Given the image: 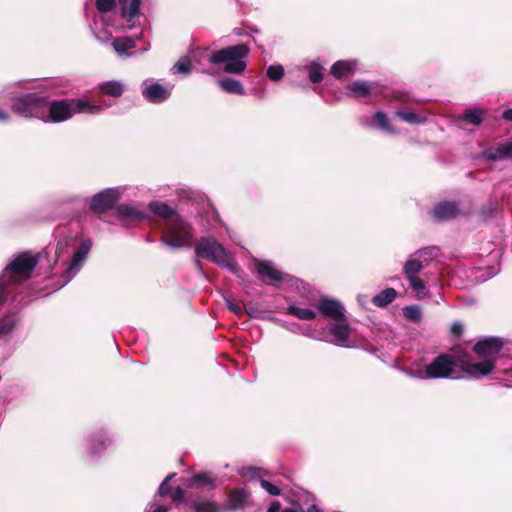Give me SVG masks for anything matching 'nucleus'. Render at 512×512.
I'll return each mask as SVG.
<instances>
[{
    "label": "nucleus",
    "mask_w": 512,
    "mask_h": 512,
    "mask_svg": "<svg viewBox=\"0 0 512 512\" xmlns=\"http://www.w3.org/2000/svg\"><path fill=\"white\" fill-rule=\"evenodd\" d=\"M186 486L191 489L198 487H208L209 490H212L216 487L215 478L211 475L210 472L201 471L195 474L193 477L189 478L186 482Z\"/></svg>",
    "instance_id": "6ab92c4d"
},
{
    "label": "nucleus",
    "mask_w": 512,
    "mask_h": 512,
    "mask_svg": "<svg viewBox=\"0 0 512 512\" xmlns=\"http://www.w3.org/2000/svg\"><path fill=\"white\" fill-rule=\"evenodd\" d=\"M297 507L299 509H296V508H286V509L282 510V512H300L302 510L301 507L299 505H297Z\"/></svg>",
    "instance_id": "4d7b16f0"
},
{
    "label": "nucleus",
    "mask_w": 512,
    "mask_h": 512,
    "mask_svg": "<svg viewBox=\"0 0 512 512\" xmlns=\"http://www.w3.org/2000/svg\"><path fill=\"white\" fill-rule=\"evenodd\" d=\"M355 63L347 60L336 61L330 68V74L337 79H345L355 73Z\"/></svg>",
    "instance_id": "aec40b11"
},
{
    "label": "nucleus",
    "mask_w": 512,
    "mask_h": 512,
    "mask_svg": "<svg viewBox=\"0 0 512 512\" xmlns=\"http://www.w3.org/2000/svg\"><path fill=\"white\" fill-rule=\"evenodd\" d=\"M48 114L45 113L43 121H51L54 123L64 122L69 120L75 113H90L95 114L102 110L100 105L90 104L83 99H66L54 100L48 102Z\"/></svg>",
    "instance_id": "f03ea898"
},
{
    "label": "nucleus",
    "mask_w": 512,
    "mask_h": 512,
    "mask_svg": "<svg viewBox=\"0 0 512 512\" xmlns=\"http://www.w3.org/2000/svg\"><path fill=\"white\" fill-rule=\"evenodd\" d=\"M100 92L112 97H120L123 93V85L117 81H107L99 86Z\"/></svg>",
    "instance_id": "c756f323"
},
{
    "label": "nucleus",
    "mask_w": 512,
    "mask_h": 512,
    "mask_svg": "<svg viewBox=\"0 0 512 512\" xmlns=\"http://www.w3.org/2000/svg\"><path fill=\"white\" fill-rule=\"evenodd\" d=\"M116 6L115 0H96V8L100 13H108Z\"/></svg>",
    "instance_id": "ea45409f"
},
{
    "label": "nucleus",
    "mask_w": 512,
    "mask_h": 512,
    "mask_svg": "<svg viewBox=\"0 0 512 512\" xmlns=\"http://www.w3.org/2000/svg\"><path fill=\"white\" fill-rule=\"evenodd\" d=\"M481 215H482V218H483L484 216H486V213L482 210Z\"/></svg>",
    "instance_id": "0e129e2a"
},
{
    "label": "nucleus",
    "mask_w": 512,
    "mask_h": 512,
    "mask_svg": "<svg viewBox=\"0 0 512 512\" xmlns=\"http://www.w3.org/2000/svg\"><path fill=\"white\" fill-rule=\"evenodd\" d=\"M250 52L244 44H236L214 51L208 58L213 65L223 64V71L228 74H241L246 70V58Z\"/></svg>",
    "instance_id": "7ed1b4c3"
},
{
    "label": "nucleus",
    "mask_w": 512,
    "mask_h": 512,
    "mask_svg": "<svg viewBox=\"0 0 512 512\" xmlns=\"http://www.w3.org/2000/svg\"><path fill=\"white\" fill-rule=\"evenodd\" d=\"M6 299L7 295L5 291V286L0 283V308H2V306L5 304Z\"/></svg>",
    "instance_id": "3c124183"
},
{
    "label": "nucleus",
    "mask_w": 512,
    "mask_h": 512,
    "mask_svg": "<svg viewBox=\"0 0 512 512\" xmlns=\"http://www.w3.org/2000/svg\"><path fill=\"white\" fill-rule=\"evenodd\" d=\"M149 210L156 216L164 220L163 224H167L172 219L180 215L175 209L168 206L166 203L153 201L149 204Z\"/></svg>",
    "instance_id": "a211bd4d"
},
{
    "label": "nucleus",
    "mask_w": 512,
    "mask_h": 512,
    "mask_svg": "<svg viewBox=\"0 0 512 512\" xmlns=\"http://www.w3.org/2000/svg\"><path fill=\"white\" fill-rule=\"evenodd\" d=\"M227 306H228L229 310L232 311L233 313H235L237 315L242 314V309L239 304L233 303L231 301H227Z\"/></svg>",
    "instance_id": "09e8293b"
},
{
    "label": "nucleus",
    "mask_w": 512,
    "mask_h": 512,
    "mask_svg": "<svg viewBox=\"0 0 512 512\" xmlns=\"http://www.w3.org/2000/svg\"><path fill=\"white\" fill-rule=\"evenodd\" d=\"M173 69L177 73L189 74L192 70V63L188 56L181 57L174 65Z\"/></svg>",
    "instance_id": "e433bc0d"
},
{
    "label": "nucleus",
    "mask_w": 512,
    "mask_h": 512,
    "mask_svg": "<svg viewBox=\"0 0 512 512\" xmlns=\"http://www.w3.org/2000/svg\"><path fill=\"white\" fill-rule=\"evenodd\" d=\"M176 475V473L169 474L160 484L158 488V493L160 496H168L169 493L172 490V487L169 485V482L172 480V478Z\"/></svg>",
    "instance_id": "a19ab883"
},
{
    "label": "nucleus",
    "mask_w": 512,
    "mask_h": 512,
    "mask_svg": "<svg viewBox=\"0 0 512 512\" xmlns=\"http://www.w3.org/2000/svg\"><path fill=\"white\" fill-rule=\"evenodd\" d=\"M306 512H322L317 505H311Z\"/></svg>",
    "instance_id": "6e6d98bb"
},
{
    "label": "nucleus",
    "mask_w": 512,
    "mask_h": 512,
    "mask_svg": "<svg viewBox=\"0 0 512 512\" xmlns=\"http://www.w3.org/2000/svg\"><path fill=\"white\" fill-rule=\"evenodd\" d=\"M169 91L159 83H153L143 90V96L151 103H161L169 97Z\"/></svg>",
    "instance_id": "f3484780"
},
{
    "label": "nucleus",
    "mask_w": 512,
    "mask_h": 512,
    "mask_svg": "<svg viewBox=\"0 0 512 512\" xmlns=\"http://www.w3.org/2000/svg\"><path fill=\"white\" fill-rule=\"evenodd\" d=\"M489 259L494 262L493 265H489L486 268L485 273L482 272V281L489 280L499 272V255L489 256Z\"/></svg>",
    "instance_id": "c9c22d12"
},
{
    "label": "nucleus",
    "mask_w": 512,
    "mask_h": 512,
    "mask_svg": "<svg viewBox=\"0 0 512 512\" xmlns=\"http://www.w3.org/2000/svg\"><path fill=\"white\" fill-rule=\"evenodd\" d=\"M403 315L406 319L418 323L422 319V312L419 306L411 305L403 308Z\"/></svg>",
    "instance_id": "72a5a7b5"
},
{
    "label": "nucleus",
    "mask_w": 512,
    "mask_h": 512,
    "mask_svg": "<svg viewBox=\"0 0 512 512\" xmlns=\"http://www.w3.org/2000/svg\"><path fill=\"white\" fill-rule=\"evenodd\" d=\"M251 470L253 471L254 474H256L258 471H260V469H256V468H253Z\"/></svg>",
    "instance_id": "e2e57ef3"
},
{
    "label": "nucleus",
    "mask_w": 512,
    "mask_h": 512,
    "mask_svg": "<svg viewBox=\"0 0 512 512\" xmlns=\"http://www.w3.org/2000/svg\"><path fill=\"white\" fill-rule=\"evenodd\" d=\"M267 512H282V510H281V503L279 501H273L270 504Z\"/></svg>",
    "instance_id": "8fccbe9b"
},
{
    "label": "nucleus",
    "mask_w": 512,
    "mask_h": 512,
    "mask_svg": "<svg viewBox=\"0 0 512 512\" xmlns=\"http://www.w3.org/2000/svg\"><path fill=\"white\" fill-rule=\"evenodd\" d=\"M504 340L500 337L482 338V357L498 354L504 346Z\"/></svg>",
    "instance_id": "b1692460"
},
{
    "label": "nucleus",
    "mask_w": 512,
    "mask_h": 512,
    "mask_svg": "<svg viewBox=\"0 0 512 512\" xmlns=\"http://www.w3.org/2000/svg\"><path fill=\"white\" fill-rule=\"evenodd\" d=\"M194 229L181 215L163 224L161 241L171 248L190 247Z\"/></svg>",
    "instance_id": "39448f33"
},
{
    "label": "nucleus",
    "mask_w": 512,
    "mask_h": 512,
    "mask_svg": "<svg viewBox=\"0 0 512 512\" xmlns=\"http://www.w3.org/2000/svg\"><path fill=\"white\" fill-rule=\"evenodd\" d=\"M458 119L473 125H480V109H467Z\"/></svg>",
    "instance_id": "f704fd0d"
},
{
    "label": "nucleus",
    "mask_w": 512,
    "mask_h": 512,
    "mask_svg": "<svg viewBox=\"0 0 512 512\" xmlns=\"http://www.w3.org/2000/svg\"><path fill=\"white\" fill-rule=\"evenodd\" d=\"M219 88L228 94L244 95L245 89L242 83L236 79L225 77L218 80Z\"/></svg>",
    "instance_id": "393cba45"
},
{
    "label": "nucleus",
    "mask_w": 512,
    "mask_h": 512,
    "mask_svg": "<svg viewBox=\"0 0 512 512\" xmlns=\"http://www.w3.org/2000/svg\"><path fill=\"white\" fill-rule=\"evenodd\" d=\"M462 333H463V325L460 322H454L450 329L451 337L457 339L462 335Z\"/></svg>",
    "instance_id": "49530a36"
},
{
    "label": "nucleus",
    "mask_w": 512,
    "mask_h": 512,
    "mask_svg": "<svg viewBox=\"0 0 512 512\" xmlns=\"http://www.w3.org/2000/svg\"><path fill=\"white\" fill-rule=\"evenodd\" d=\"M422 268L423 264L419 259H409L404 264L403 273L406 278L415 277L422 270Z\"/></svg>",
    "instance_id": "2f4dec72"
},
{
    "label": "nucleus",
    "mask_w": 512,
    "mask_h": 512,
    "mask_svg": "<svg viewBox=\"0 0 512 512\" xmlns=\"http://www.w3.org/2000/svg\"><path fill=\"white\" fill-rule=\"evenodd\" d=\"M170 498L172 501L178 505L179 503H182L185 499V491L181 487H176L175 489H172L169 493Z\"/></svg>",
    "instance_id": "37998d69"
},
{
    "label": "nucleus",
    "mask_w": 512,
    "mask_h": 512,
    "mask_svg": "<svg viewBox=\"0 0 512 512\" xmlns=\"http://www.w3.org/2000/svg\"><path fill=\"white\" fill-rule=\"evenodd\" d=\"M195 264H196V266H197L199 269H201V268H202V264H201V262H200L198 259H197V260H195Z\"/></svg>",
    "instance_id": "052dcab7"
},
{
    "label": "nucleus",
    "mask_w": 512,
    "mask_h": 512,
    "mask_svg": "<svg viewBox=\"0 0 512 512\" xmlns=\"http://www.w3.org/2000/svg\"><path fill=\"white\" fill-rule=\"evenodd\" d=\"M317 309L326 318H330L336 322L344 321L345 308L343 304L332 298L321 297L317 303Z\"/></svg>",
    "instance_id": "9d476101"
},
{
    "label": "nucleus",
    "mask_w": 512,
    "mask_h": 512,
    "mask_svg": "<svg viewBox=\"0 0 512 512\" xmlns=\"http://www.w3.org/2000/svg\"><path fill=\"white\" fill-rule=\"evenodd\" d=\"M9 120V114L4 110L0 109V122H7Z\"/></svg>",
    "instance_id": "864d4df0"
},
{
    "label": "nucleus",
    "mask_w": 512,
    "mask_h": 512,
    "mask_svg": "<svg viewBox=\"0 0 512 512\" xmlns=\"http://www.w3.org/2000/svg\"><path fill=\"white\" fill-rule=\"evenodd\" d=\"M38 261L37 256H29L27 253H22L6 267L4 276L9 274L10 276L29 278Z\"/></svg>",
    "instance_id": "1a4fd4ad"
},
{
    "label": "nucleus",
    "mask_w": 512,
    "mask_h": 512,
    "mask_svg": "<svg viewBox=\"0 0 512 512\" xmlns=\"http://www.w3.org/2000/svg\"><path fill=\"white\" fill-rule=\"evenodd\" d=\"M480 349H481V346H480V340H479V341H477V342L473 345L472 350H473L476 354L480 355Z\"/></svg>",
    "instance_id": "5fc2aeb1"
},
{
    "label": "nucleus",
    "mask_w": 512,
    "mask_h": 512,
    "mask_svg": "<svg viewBox=\"0 0 512 512\" xmlns=\"http://www.w3.org/2000/svg\"><path fill=\"white\" fill-rule=\"evenodd\" d=\"M347 89L355 98H365L372 93V87L364 81H354L347 85Z\"/></svg>",
    "instance_id": "bb28decb"
},
{
    "label": "nucleus",
    "mask_w": 512,
    "mask_h": 512,
    "mask_svg": "<svg viewBox=\"0 0 512 512\" xmlns=\"http://www.w3.org/2000/svg\"><path fill=\"white\" fill-rule=\"evenodd\" d=\"M266 76L271 81H280L284 76V67L282 65H270L266 70Z\"/></svg>",
    "instance_id": "4c0bfd02"
},
{
    "label": "nucleus",
    "mask_w": 512,
    "mask_h": 512,
    "mask_svg": "<svg viewBox=\"0 0 512 512\" xmlns=\"http://www.w3.org/2000/svg\"><path fill=\"white\" fill-rule=\"evenodd\" d=\"M62 249H63V247H60V242H59V243H57V251H58V250H62Z\"/></svg>",
    "instance_id": "680f3d73"
},
{
    "label": "nucleus",
    "mask_w": 512,
    "mask_h": 512,
    "mask_svg": "<svg viewBox=\"0 0 512 512\" xmlns=\"http://www.w3.org/2000/svg\"><path fill=\"white\" fill-rule=\"evenodd\" d=\"M397 296L394 288H386L372 298V303L380 308H384L392 303Z\"/></svg>",
    "instance_id": "a878e982"
},
{
    "label": "nucleus",
    "mask_w": 512,
    "mask_h": 512,
    "mask_svg": "<svg viewBox=\"0 0 512 512\" xmlns=\"http://www.w3.org/2000/svg\"><path fill=\"white\" fill-rule=\"evenodd\" d=\"M322 66L317 64V63H313L311 64L309 67H308V76H309V80L312 82V83H319L322 81L323 79V73H322Z\"/></svg>",
    "instance_id": "58836bf2"
},
{
    "label": "nucleus",
    "mask_w": 512,
    "mask_h": 512,
    "mask_svg": "<svg viewBox=\"0 0 512 512\" xmlns=\"http://www.w3.org/2000/svg\"><path fill=\"white\" fill-rule=\"evenodd\" d=\"M121 196L117 188H108L95 194L90 202L89 209L98 215L99 219H103V215L113 209Z\"/></svg>",
    "instance_id": "6e6552de"
},
{
    "label": "nucleus",
    "mask_w": 512,
    "mask_h": 512,
    "mask_svg": "<svg viewBox=\"0 0 512 512\" xmlns=\"http://www.w3.org/2000/svg\"><path fill=\"white\" fill-rule=\"evenodd\" d=\"M438 252H439V248L438 247H436V246H432L431 247V256L433 254H438Z\"/></svg>",
    "instance_id": "bf43d9fd"
},
{
    "label": "nucleus",
    "mask_w": 512,
    "mask_h": 512,
    "mask_svg": "<svg viewBox=\"0 0 512 512\" xmlns=\"http://www.w3.org/2000/svg\"><path fill=\"white\" fill-rule=\"evenodd\" d=\"M461 214L462 210L459 204L454 201H441L437 203L431 211V216L436 222L449 221Z\"/></svg>",
    "instance_id": "9b49d317"
},
{
    "label": "nucleus",
    "mask_w": 512,
    "mask_h": 512,
    "mask_svg": "<svg viewBox=\"0 0 512 512\" xmlns=\"http://www.w3.org/2000/svg\"><path fill=\"white\" fill-rule=\"evenodd\" d=\"M115 213L117 218L124 224L137 223L144 219L142 212L127 204L118 205Z\"/></svg>",
    "instance_id": "2eb2a0df"
},
{
    "label": "nucleus",
    "mask_w": 512,
    "mask_h": 512,
    "mask_svg": "<svg viewBox=\"0 0 512 512\" xmlns=\"http://www.w3.org/2000/svg\"><path fill=\"white\" fill-rule=\"evenodd\" d=\"M253 263L259 279L267 285L279 287L293 279L290 274L277 269L271 261L254 258Z\"/></svg>",
    "instance_id": "0eeeda50"
},
{
    "label": "nucleus",
    "mask_w": 512,
    "mask_h": 512,
    "mask_svg": "<svg viewBox=\"0 0 512 512\" xmlns=\"http://www.w3.org/2000/svg\"><path fill=\"white\" fill-rule=\"evenodd\" d=\"M112 47L118 55L128 57L132 55L128 51L136 47V39L128 36L116 37L112 41Z\"/></svg>",
    "instance_id": "412c9836"
},
{
    "label": "nucleus",
    "mask_w": 512,
    "mask_h": 512,
    "mask_svg": "<svg viewBox=\"0 0 512 512\" xmlns=\"http://www.w3.org/2000/svg\"><path fill=\"white\" fill-rule=\"evenodd\" d=\"M372 123L373 126L385 132L396 133V129L391 125L387 115L382 111H378L373 115Z\"/></svg>",
    "instance_id": "cd10ccee"
},
{
    "label": "nucleus",
    "mask_w": 512,
    "mask_h": 512,
    "mask_svg": "<svg viewBox=\"0 0 512 512\" xmlns=\"http://www.w3.org/2000/svg\"><path fill=\"white\" fill-rule=\"evenodd\" d=\"M502 118L504 120H507V121H511L512 122V108L510 109H506L503 113H502Z\"/></svg>",
    "instance_id": "603ef678"
},
{
    "label": "nucleus",
    "mask_w": 512,
    "mask_h": 512,
    "mask_svg": "<svg viewBox=\"0 0 512 512\" xmlns=\"http://www.w3.org/2000/svg\"><path fill=\"white\" fill-rule=\"evenodd\" d=\"M494 360L491 358L482 357V376L488 375L494 369Z\"/></svg>",
    "instance_id": "a18cd8bd"
},
{
    "label": "nucleus",
    "mask_w": 512,
    "mask_h": 512,
    "mask_svg": "<svg viewBox=\"0 0 512 512\" xmlns=\"http://www.w3.org/2000/svg\"><path fill=\"white\" fill-rule=\"evenodd\" d=\"M482 158L489 161L512 159V141L499 143L495 147L482 151Z\"/></svg>",
    "instance_id": "ddd939ff"
},
{
    "label": "nucleus",
    "mask_w": 512,
    "mask_h": 512,
    "mask_svg": "<svg viewBox=\"0 0 512 512\" xmlns=\"http://www.w3.org/2000/svg\"><path fill=\"white\" fill-rule=\"evenodd\" d=\"M121 16L127 20L137 17L140 12L141 0H118Z\"/></svg>",
    "instance_id": "5701e85b"
},
{
    "label": "nucleus",
    "mask_w": 512,
    "mask_h": 512,
    "mask_svg": "<svg viewBox=\"0 0 512 512\" xmlns=\"http://www.w3.org/2000/svg\"><path fill=\"white\" fill-rule=\"evenodd\" d=\"M392 99L406 103L410 101V96L408 93L403 91H394L392 93Z\"/></svg>",
    "instance_id": "de8ad7c7"
},
{
    "label": "nucleus",
    "mask_w": 512,
    "mask_h": 512,
    "mask_svg": "<svg viewBox=\"0 0 512 512\" xmlns=\"http://www.w3.org/2000/svg\"><path fill=\"white\" fill-rule=\"evenodd\" d=\"M409 281L410 287L414 291H423L425 289V283L422 279H420L418 276L407 278Z\"/></svg>",
    "instance_id": "c03bdc74"
},
{
    "label": "nucleus",
    "mask_w": 512,
    "mask_h": 512,
    "mask_svg": "<svg viewBox=\"0 0 512 512\" xmlns=\"http://www.w3.org/2000/svg\"><path fill=\"white\" fill-rule=\"evenodd\" d=\"M91 249V242L89 240H84L81 242L78 250L74 253L72 260L68 266V268L64 272V277L66 281L71 280L76 273L80 270L84 260L87 257Z\"/></svg>",
    "instance_id": "f8f14e48"
},
{
    "label": "nucleus",
    "mask_w": 512,
    "mask_h": 512,
    "mask_svg": "<svg viewBox=\"0 0 512 512\" xmlns=\"http://www.w3.org/2000/svg\"><path fill=\"white\" fill-rule=\"evenodd\" d=\"M288 314L293 315L300 320H314L316 318V313L313 310L299 308L296 306H289Z\"/></svg>",
    "instance_id": "473e14b6"
},
{
    "label": "nucleus",
    "mask_w": 512,
    "mask_h": 512,
    "mask_svg": "<svg viewBox=\"0 0 512 512\" xmlns=\"http://www.w3.org/2000/svg\"><path fill=\"white\" fill-rule=\"evenodd\" d=\"M18 321L17 314L14 312H9L0 318V339L10 338Z\"/></svg>",
    "instance_id": "4be33fe9"
},
{
    "label": "nucleus",
    "mask_w": 512,
    "mask_h": 512,
    "mask_svg": "<svg viewBox=\"0 0 512 512\" xmlns=\"http://www.w3.org/2000/svg\"><path fill=\"white\" fill-rule=\"evenodd\" d=\"M153 512H168V508L166 506H158Z\"/></svg>",
    "instance_id": "13d9d810"
},
{
    "label": "nucleus",
    "mask_w": 512,
    "mask_h": 512,
    "mask_svg": "<svg viewBox=\"0 0 512 512\" xmlns=\"http://www.w3.org/2000/svg\"><path fill=\"white\" fill-rule=\"evenodd\" d=\"M454 367H459L468 374L480 376V362H472L471 356L463 350L438 355L425 369L428 378H445L451 376Z\"/></svg>",
    "instance_id": "f257e3e1"
},
{
    "label": "nucleus",
    "mask_w": 512,
    "mask_h": 512,
    "mask_svg": "<svg viewBox=\"0 0 512 512\" xmlns=\"http://www.w3.org/2000/svg\"><path fill=\"white\" fill-rule=\"evenodd\" d=\"M260 485L267 493H269L272 496H279L281 493L280 488H278L276 485L272 484L267 480H261Z\"/></svg>",
    "instance_id": "79ce46f5"
},
{
    "label": "nucleus",
    "mask_w": 512,
    "mask_h": 512,
    "mask_svg": "<svg viewBox=\"0 0 512 512\" xmlns=\"http://www.w3.org/2000/svg\"><path fill=\"white\" fill-rule=\"evenodd\" d=\"M249 498L248 492L243 488H235L229 492L228 503L222 507L224 512L243 509Z\"/></svg>",
    "instance_id": "4468645a"
},
{
    "label": "nucleus",
    "mask_w": 512,
    "mask_h": 512,
    "mask_svg": "<svg viewBox=\"0 0 512 512\" xmlns=\"http://www.w3.org/2000/svg\"><path fill=\"white\" fill-rule=\"evenodd\" d=\"M194 247L198 258L208 260L222 268H227L233 273L238 271L237 262L216 238L200 237Z\"/></svg>",
    "instance_id": "20e7f679"
},
{
    "label": "nucleus",
    "mask_w": 512,
    "mask_h": 512,
    "mask_svg": "<svg viewBox=\"0 0 512 512\" xmlns=\"http://www.w3.org/2000/svg\"><path fill=\"white\" fill-rule=\"evenodd\" d=\"M330 333L333 336V343L337 346L345 347L349 341L351 328L344 317V321L337 322L330 328Z\"/></svg>",
    "instance_id": "dca6fc26"
},
{
    "label": "nucleus",
    "mask_w": 512,
    "mask_h": 512,
    "mask_svg": "<svg viewBox=\"0 0 512 512\" xmlns=\"http://www.w3.org/2000/svg\"><path fill=\"white\" fill-rule=\"evenodd\" d=\"M48 105L47 97L40 93H27L15 99L12 110L26 118L44 119L45 108Z\"/></svg>",
    "instance_id": "423d86ee"
},
{
    "label": "nucleus",
    "mask_w": 512,
    "mask_h": 512,
    "mask_svg": "<svg viewBox=\"0 0 512 512\" xmlns=\"http://www.w3.org/2000/svg\"><path fill=\"white\" fill-rule=\"evenodd\" d=\"M190 508L194 512H218L219 507L213 501H191Z\"/></svg>",
    "instance_id": "7c9ffc66"
},
{
    "label": "nucleus",
    "mask_w": 512,
    "mask_h": 512,
    "mask_svg": "<svg viewBox=\"0 0 512 512\" xmlns=\"http://www.w3.org/2000/svg\"><path fill=\"white\" fill-rule=\"evenodd\" d=\"M395 115L410 124H423L427 120L424 114L416 113L414 111L398 110Z\"/></svg>",
    "instance_id": "c85d7f7f"
}]
</instances>
